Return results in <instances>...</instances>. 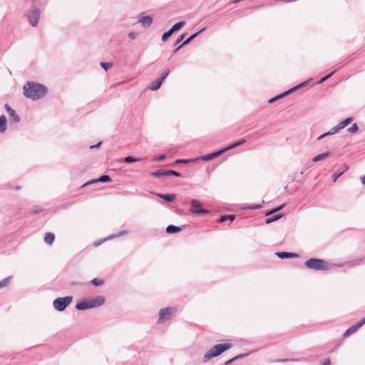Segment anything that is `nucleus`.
<instances>
[{
	"label": "nucleus",
	"instance_id": "55",
	"mask_svg": "<svg viewBox=\"0 0 365 365\" xmlns=\"http://www.w3.org/2000/svg\"><path fill=\"white\" fill-rule=\"evenodd\" d=\"M128 36H129L131 39H134V38L136 37V34H135V33H134V32H130V33H129Z\"/></svg>",
	"mask_w": 365,
	"mask_h": 365
},
{
	"label": "nucleus",
	"instance_id": "16",
	"mask_svg": "<svg viewBox=\"0 0 365 365\" xmlns=\"http://www.w3.org/2000/svg\"><path fill=\"white\" fill-rule=\"evenodd\" d=\"M276 255H277L281 259L294 258L299 256L297 253L289 252H276Z\"/></svg>",
	"mask_w": 365,
	"mask_h": 365
},
{
	"label": "nucleus",
	"instance_id": "21",
	"mask_svg": "<svg viewBox=\"0 0 365 365\" xmlns=\"http://www.w3.org/2000/svg\"><path fill=\"white\" fill-rule=\"evenodd\" d=\"M161 85L162 83L158 79H156L155 81L151 82V83L148 86V89L153 91H157L158 88H160Z\"/></svg>",
	"mask_w": 365,
	"mask_h": 365
},
{
	"label": "nucleus",
	"instance_id": "42",
	"mask_svg": "<svg viewBox=\"0 0 365 365\" xmlns=\"http://www.w3.org/2000/svg\"><path fill=\"white\" fill-rule=\"evenodd\" d=\"M186 36V34H181L178 38L177 39V41H175V46L178 45V43H180L183 39Z\"/></svg>",
	"mask_w": 365,
	"mask_h": 365
},
{
	"label": "nucleus",
	"instance_id": "54",
	"mask_svg": "<svg viewBox=\"0 0 365 365\" xmlns=\"http://www.w3.org/2000/svg\"><path fill=\"white\" fill-rule=\"evenodd\" d=\"M328 135H329L328 134V132H327V133H323V134H322L321 135H319V136L317 138V140H321V139H322L323 138H324V137H326V136H328Z\"/></svg>",
	"mask_w": 365,
	"mask_h": 365
},
{
	"label": "nucleus",
	"instance_id": "43",
	"mask_svg": "<svg viewBox=\"0 0 365 365\" xmlns=\"http://www.w3.org/2000/svg\"><path fill=\"white\" fill-rule=\"evenodd\" d=\"M248 355H249V353L240 354L237 355L236 356L233 357V359H235V361L239 359H242Z\"/></svg>",
	"mask_w": 365,
	"mask_h": 365
},
{
	"label": "nucleus",
	"instance_id": "13",
	"mask_svg": "<svg viewBox=\"0 0 365 365\" xmlns=\"http://www.w3.org/2000/svg\"><path fill=\"white\" fill-rule=\"evenodd\" d=\"M205 29L203 28L198 31L197 32L192 34L190 37H188L185 41H184L180 46H178L174 51V52L178 51L182 46L188 44L191 42L195 37H197L201 32H202Z\"/></svg>",
	"mask_w": 365,
	"mask_h": 365
},
{
	"label": "nucleus",
	"instance_id": "34",
	"mask_svg": "<svg viewBox=\"0 0 365 365\" xmlns=\"http://www.w3.org/2000/svg\"><path fill=\"white\" fill-rule=\"evenodd\" d=\"M356 331V329L353 326L350 327L344 334V336H349Z\"/></svg>",
	"mask_w": 365,
	"mask_h": 365
},
{
	"label": "nucleus",
	"instance_id": "3",
	"mask_svg": "<svg viewBox=\"0 0 365 365\" xmlns=\"http://www.w3.org/2000/svg\"><path fill=\"white\" fill-rule=\"evenodd\" d=\"M305 266L310 269L317 271L328 270L329 269L328 263L322 259L311 258L304 263Z\"/></svg>",
	"mask_w": 365,
	"mask_h": 365
},
{
	"label": "nucleus",
	"instance_id": "5",
	"mask_svg": "<svg viewBox=\"0 0 365 365\" xmlns=\"http://www.w3.org/2000/svg\"><path fill=\"white\" fill-rule=\"evenodd\" d=\"M41 11L37 7H33L26 13V16L33 27H36L39 21Z\"/></svg>",
	"mask_w": 365,
	"mask_h": 365
},
{
	"label": "nucleus",
	"instance_id": "8",
	"mask_svg": "<svg viewBox=\"0 0 365 365\" xmlns=\"http://www.w3.org/2000/svg\"><path fill=\"white\" fill-rule=\"evenodd\" d=\"M150 175L155 178H160L162 176H168V175H173L178 178L181 177V174L177 171L173 170H157L155 171H153L150 173Z\"/></svg>",
	"mask_w": 365,
	"mask_h": 365
},
{
	"label": "nucleus",
	"instance_id": "33",
	"mask_svg": "<svg viewBox=\"0 0 365 365\" xmlns=\"http://www.w3.org/2000/svg\"><path fill=\"white\" fill-rule=\"evenodd\" d=\"M359 130V126L356 123H354L351 127L347 129V132L355 133Z\"/></svg>",
	"mask_w": 365,
	"mask_h": 365
},
{
	"label": "nucleus",
	"instance_id": "22",
	"mask_svg": "<svg viewBox=\"0 0 365 365\" xmlns=\"http://www.w3.org/2000/svg\"><path fill=\"white\" fill-rule=\"evenodd\" d=\"M55 240V235L51 232H46L44 237V241L48 245H52Z\"/></svg>",
	"mask_w": 365,
	"mask_h": 365
},
{
	"label": "nucleus",
	"instance_id": "11",
	"mask_svg": "<svg viewBox=\"0 0 365 365\" xmlns=\"http://www.w3.org/2000/svg\"><path fill=\"white\" fill-rule=\"evenodd\" d=\"M112 180L110 178V177L109 175H101L99 178L98 179H94V180H91L86 183L83 184V187H86L88 185H90V184H93V183H95V182H110Z\"/></svg>",
	"mask_w": 365,
	"mask_h": 365
},
{
	"label": "nucleus",
	"instance_id": "45",
	"mask_svg": "<svg viewBox=\"0 0 365 365\" xmlns=\"http://www.w3.org/2000/svg\"><path fill=\"white\" fill-rule=\"evenodd\" d=\"M261 207H262V205H260V204L253 205L248 207V208L250 210H257V209H259Z\"/></svg>",
	"mask_w": 365,
	"mask_h": 365
},
{
	"label": "nucleus",
	"instance_id": "20",
	"mask_svg": "<svg viewBox=\"0 0 365 365\" xmlns=\"http://www.w3.org/2000/svg\"><path fill=\"white\" fill-rule=\"evenodd\" d=\"M182 230L180 227H178L173 225H170L166 227V232L168 234H173L179 232Z\"/></svg>",
	"mask_w": 365,
	"mask_h": 365
},
{
	"label": "nucleus",
	"instance_id": "53",
	"mask_svg": "<svg viewBox=\"0 0 365 365\" xmlns=\"http://www.w3.org/2000/svg\"><path fill=\"white\" fill-rule=\"evenodd\" d=\"M101 143H102V142H101V141H100V142H98V143L97 144H96V145H91V146H90V148H91V149H93V148H98V147H100V145H101Z\"/></svg>",
	"mask_w": 365,
	"mask_h": 365
},
{
	"label": "nucleus",
	"instance_id": "56",
	"mask_svg": "<svg viewBox=\"0 0 365 365\" xmlns=\"http://www.w3.org/2000/svg\"><path fill=\"white\" fill-rule=\"evenodd\" d=\"M331 363V361L329 359H327L326 360H324L322 363V365H329Z\"/></svg>",
	"mask_w": 365,
	"mask_h": 365
},
{
	"label": "nucleus",
	"instance_id": "28",
	"mask_svg": "<svg viewBox=\"0 0 365 365\" xmlns=\"http://www.w3.org/2000/svg\"><path fill=\"white\" fill-rule=\"evenodd\" d=\"M282 217V214H277V215H273L272 217H267L265 219V222L266 224H269V223H272L274 221H277L279 219H280L281 217Z\"/></svg>",
	"mask_w": 365,
	"mask_h": 365
},
{
	"label": "nucleus",
	"instance_id": "57",
	"mask_svg": "<svg viewBox=\"0 0 365 365\" xmlns=\"http://www.w3.org/2000/svg\"><path fill=\"white\" fill-rule=\"evenodd\" d=\"M233 361H235V359H233V358H232V359L227 360V361H225V365H230Z\"/></svg>",
	"mask_w": 365,
	"mask_h": 365
},
{
	"label": "nucleus",
	"instance_id": "2",
	"mask_svg": "<svg viewBox=\"0 0 365 365\" xmlns=\"http://www.w3.org/2000/svg\"><path fill=\"white\" fill-rule=\"evenodd\" d=\"M232 347V344L231 343L215 344L210 349H209L205 353L202 358V361L207 362L212 358L220 356L224 351L231 349Z\"/></svg>",
	"mask_w": 365,
	"mask_h": 365
},
{
	"label": "nucleus",
	"instance_id": "30",
	"mask_svg": "<svg viewBox=\"0 0 365 365\" xmlns=\"http://www.w3.org/2000/svg\"><path fill=\"white\" fill-rule=\"evenodd\" d=\"M284 207V204H282V205H279V206H278V207H275V208H273L272 210H269V211H267V212L265 213V215H266V216H268V215H272V214H273V213H274V212H277V211H279V210H282Z\"/></svg>",
	"mask_w": 365,
	"mask_h": 365
},
{
	"label": "nucleus",
	"instance_id": "40",
	"mask_svg": "<svg viewBox=\"0 0 365 365\" xmlns=\"http://www.w3.org/2000/svg\"><path fill=\"white\" fill-rule=\"evenodd\" d=\"M336 72V71H332L331 73H329L328 75L325 76L324 77L322 78L318 83L320 84V83H322L323 82H324L325 81H327V79H329L334 73Z\"/></svg>",
	"mask_w": 365,
	"mask_h": 365
},
{
	"label": "nucleus",
	"instance_id": "23",
	"mask_svg": "<svg viewBox=\"0 0 365 365\" xmlns=\"http://www.w3.org/2000/svg\"><path fill=\"white\" fill-rule=\"evenodd\" d=\"M245 141H246L245 139H240V140H237V142L233 143L227 145V147H225V151H227L230 149L235 148L243 144L244 143H245Z\"/></svg>",
	"mask_w": 365,
	"mask_h": 365
},
{
	"label": "nucleus",
	"instance_id": "52",
	"mask_svg": "<svg viewBox=\"0 0 365 365\" xmlns=\"http://www.w3.org/2000/svg\"><path fill=\"white\" fill-rule=\"evenodd\" d=\"M298 89H299V88H298L297 86H294V87H293V88H292L289 89V90H288V91H287V92H288V93L289 94V93H292V92H294V91H295L298 90Z\"/></svg>",
	"mask_w": 365,
	"mask_h": 365
},
{
	"label": "nucleus",
	"instance_id": "17",
	"mask_svg": "<svg viewBox=\"0 0 365 365\" xmlns=\"http://www.w3.org/2000/svg\"><path fill=\"white\" fill-rule=\"evenodd\" d=\"M76 309L78 310H86L91 309L88 300L85 299L78 302L76 305Z\"/></svg>",
	"mask_w": 365,
	"mask_h": 365
},
{
	"label": "nucleus",
	"instance_id": "41",
	"mask_svg": "<svg viewBox=\"0 0 365 365\" xmlns=\"http://www.w3.org/2000/svg\"><path fill=\"white\" fill-rule=\"evenodd\" d=\"M339 131V130L338 129L337 126H334L333 128H331L329 131H328V134L329 135H334L336 133H338Z\"/></svg>",
	"mask_w": 365,
	"mask_h": 365
},
{
	"label": "nucleus",
	"instance_id": "47",
	"mask_svg": "<svg viewBox=\"0 0 365 365\" xmlns=\"http://www.w3.org/2000/svg\"><path fill=\"white\" fill-rule=\"evenodd\" d=\"M338 129L340 130L341 129H343L344 128L346 127V125L344 124V122L343 121H341L340 123H339L337 125H336Z\"/></svg>",
	"mask_w": 365,
	"mask_h": 365
},
{
	"label": "nucleus",
	"instance_id": "36",
	"mask_svg": "<svg viewBox=\"0 0 365 365\" xmlns=\"http://www.w3.org/2000/svg\"><path fill=\"white\" fill-rule=\"evenodd\" d=\"M344 170H341V171H339V172H335L333 173L332 175V178H333V182H336L337 180V179L343 175L344 173Z\"/></svg>",
	"mask_w": 365,
	"mask_h": 365
},
{
	"label": "nucleus",
	"instance_id": "32",
	"mask_svg": "<svg viewBox=\"0 0 365 365\" xmlns=\"http://www.w3.org/2000/svg\"><path fill=\"white\" fill-rule=\"evenodd\" d=\"M42 211H43V208L40 205H36L31 207L32 213L38 214V213L41 212Z\"/></svg>",
	"mask_w": 365,
	"mask_h": 365
},
{
	"label": "nucleus",
	"instance_id": "37",
	"mask_svg": "<svg viewBox=\"0 0 365 365\" xmlns=\"http://www.w3.org/2000/svg\"><path fill=\"white\" fill-rule=\"evenodd\" d=\"M101 66L106 71H108L109 68H110L113 66V64L109 62H101Z\"/></svg>",
	"mask_w": 365,
	"mask_h": 365
},
{
	"label": "nucleus",
	"instance_id": "50",
	"mask_svg": "<svg viewBox=\"0 0 365 365\" xmlns=\"http://www.w3.org/2000/svg\"><path fill=\"white\" fill-rule=\"evenodd\" d=\"M288 94H289L288 92L285 91V92L277 96V98H278V99H279V98H282V97L287 96Z\"/></svg>",
	"mask_w": 365,
	"mask_h": 365
},
{
	"label": "nucleus",
	"instance_id": "35",
	"mask_svg": "<svg viewBox=\"0 0 365 365\" xmlns=\"http://www.w3.org/2000/svg\"><path fill=\"white\" fill-rule=\"evenodd\" d=\"M173 34V32H171L170 29H169L168 31L165 32L162 36V41H166L168 38Z\"/></svg>",
	"mask_w": 365,
	"mask_h": 365
},
{
	"label": "nucleus",
	"instance_id": "46",
	"mask_svg": "<svg viewBox=\"0 0 365 365\" xmlns=\"http://www.w3.org/2000/svg\"><path fill=\"white\" fill-rule=\"evenodd\" d=\"M309 81L310 80H307L306 81H304V82L298 84L297 85L298 88H301L304 87L305 86H307L309 83Z\"/></svg>",
	"mask_w": 365,
	"mask_h": 365
},
{
	"label": "nucleus",
	"instance_id": "18",
	"mask_svg": "<svg viewBox=\"0 0 365 365\" xmlns=\"http://www.w3.org/2000/svg\"><path fill=\"white\" fill-rule=\"evenodd\" d=\"M158 197L165 200L167 202H171L176 198V195L175 194H155Z\"/></svg>",
	"mask_w": 365,
	"mask_h": 365
},
{
	"label": "nucleus",
	"instance_id": "7",
	"mask_svg": "<svg viewBox=\"0 0 365 365\" xmlns=\"http://www.w3.org/2000/svg\"><path fill=\"white\" fill-rule=\"evenodd\" d=\"M190 212L193 214L197 215H202V214H209L210 211L208 210L204 209L202 207L201 203L197 200H192L190 201Z\"/></svg>",
	"mask_w": 365,
	"mask_h": 365
},
{
	"label": "nucleus",
	"instance_id": "4",
	"mask_svg": "<svg viewBox=\"0 0 365 365\" xmlns=\"http://www.w3.org/2000/svg\"><path fill=\"white\" fill-rule=\"evenodd\" d=\"M73 299L72 296L56 298L53 302V306L56 310L63 312L68 305L71 304Z\"/></svg>",
	"mask_w": 365,
	"mask_h": 365
},
{
	"label": "nucleus",
	"instance_id": "51",
	"mask_svg": "<svg viewBox=\"0 0 365 365\" xmlns=\"http://www.w3.org/2000/svg\"><path fill=\"white\" fill-rule=\"evenodd\" d=\"M288 94H289L288 92L285 91V92L277 96V98H278V99H279V98H282V97L287 96Z\"/></svg>",
	"mask_w": 365,
	"mask_h": 365
},
{
	"label": "nucleus",
	"instance_id": "58",
	"mask_svg": "<svg viewBox=\"0 0 365 365\" xmlns=\"http://www.w3.org/2000/svg\"><path fill=\"white\" fill-rule=\"evenodd\" d=\"M277 100H278V98H277V96H275V97H274V98H272L269 99L268 102L271 103L274 102V101H277Z\"/></svg>",
	"mask_w": 365,
	"mask_h": 365
},
{
	"label": "nucleus",
	"instance_id": "26",
	"mask_svg": "<svg viewBox=\"0 0 365 365\" xmlns=\"http://www.w3.org/2000/svg\"><path fill=\"white\" fill-rule=\"evenodd\" d=\"M329 152H325V153H321L319 155H316L315 157H314L312 158V161L316 163V162H318L319 160H324L325 159L327 156H329Z\"/></svg>",
	"mask_w": 365,
	"mask_h": 365
},
{
	"label": "nucleus",
	"instance_id": "29",
	"mask_svg": "<svg viewBox=\"0 0 365 365\" xmlns=\"http://www.w3.org/2000/svg\"><path fill=\"white\" fill-rule=\"evenodd\" d=\"M11 278H12V277L9 276V277H7L1 279L0 281V289L4 288V287L9 286Z\"/></svg>",
	"mask_w": 365,
	"mask_h": 365
},
{
	"label": "nucleus",
	"instance_id": "24",
	"mask_svg": "<svg viewBox=\"0 0 365 365\" xmlns=\"http://www.w3.org/2000/svg\"><path fill=\"white\" fill-rule=\"evenodd\" d=\"M235 219V215H224L220 216V219L218 220L219 222H224L227 220L233 221Z\"/></svg>",
	"mask_w": 365,
	"mask_h": 365
},
{
	"label": "nucleus",
	"instance_id": "12",
	"mask_svg": "<svg viewBox=\"0 0 365 365\" xmlns=\"http://www.w3.org/2000/svg\"><path fill=\"white\" fill-rule=\"evenodd\" d=\"M153 17L150 15L144 16L139 19L138 22L141 24L143 28H148L153 23Z\"/></svg>",
	"mask_w": 365,
	"mask_h": 365
},
{
	"label": "nucleus",
	"instance_id": "60",
	"mask_svg": "<svg viewBox=\"0 0 365 365\" xmlns=\"http://www.w3.org/2000/svg\"><path fill=\"white\" fill-rule=\"evenodd\" d=\"M288 359H282V360H279L280 361H287Z\"/></svg>",
	"mask_w": 365,
	"mask_h": 365
},
{
	"label": "nucleus",
	"instance_id": "44",
	"mask_svg": "<svg viewBox=\"0 0 365 365\" xmlns=\"http://www.w3.org/2000/svg\"><path fill=\"white\" fill-rule=\"evenodd\" d=\"M344 122V124L347 126L349 124H350L353 121V118H347L345 120H342Z\"/></svg>",
	"mask_w": 365,
	"mask_h": 365
},
{
	"label": "nucleus",
	"instance_id": "31",
	"mask_svg": "<svg viewBox=\"0 0 365 365\" xmlns=\"http://www.w3.org/2000/svg\"><path fill=\"white\" fill-rule=\"evenodd\" d=\"M170 73V69L166 68L162 73L160 78H158V81H160L161 83L163 81L164 79L167 78V76Z\"/></svg>",
	"mask_w": 365,
	"mask_h": 365
},
{
	"label": "nucleus",
	"instance_id": "25",
	"mask_svg": "<svg viewBox=\"0 0 365 365\" xmlns=\"http://www.w3.org/2000/svg\"><path fill=\"white\" fill-rule=\"evenodd\" d=\"M141 158H135L133 156H127L121 160L122 162L125 163H131L141 160Z\"/></svg>",
	"mask_w": 365,
	"mask_h": 365
},
{
	"label": "nucleus",
	"instance_id": "49",
	"mask_svg": "<svg viewBox=\"0 0 365 365\" xmlns=\"http://www.w3.org/2000/svg\"><path fill=\"white\" fill-rule=\"evenodd\" d=\"M189 161V160L187 159H182V160H177L175 161V163H187Z\"/></svg>",
	"mask_w": 365,
	"mask_h": 365
},
{
	"label": "nucleus",
	"instance_id": "38",
	"mask_svg": "<svg viewBox=\"0 0 365 365\" xmlns=\"http://www.w3.org/2000/svg\"><path fill=\"white\" fill-rule=\"evenodd\" d=\"M91 284L94 286H101L103 284V281L98 278H94L91 280Z\"/></svg>",
	"mask_w": 365,
	"mask_h": 365
},
{
	"label": "nucleus",
	"instance_id": "6",
	"mask_svg": "<svg viewBox=\"0 0 365 365\" xmlns=\"http://www.w3.org/2000/svg\"><path fill=\"white\" fill-rule=\"evenodd\" d=\"M176 308L173 307H166L160 309L158 324H160L164 323L165 321L169 320L171 318V317L176 312Z\"/></svg>",
	"mask_w": 365,
	"mask_h": 365
},
{
	"label": "nucleus",
	"instance_id": "14",
	"mask_svg": "<svg viewBox=\"0 0 365 365\" xmlns=\"http://www.w3.org/2000/svg\"><path fill=\"white\" fill-rule=\"evenodd\" d=\"M128 233V231L127 230H122V231H120L118 232V233L116 234H113V235H110V236H108L107 238H105L104 240H103L102 241H99V242H94V245L95 246H98L101 244L102 242H104L106 240H111V239H114V238H116L118 237H120V236H123V235H125Z\"/></svg>",
	"mask_w": 365,
	"mask_h": 365
},
{
	"label": "nucleus",
	"instance_id": "9",
	"mask_svg": "<svg viewBox=\"0 0 365 365\" xmlns=\"http://www.w3.org/2000/svg\"><path fill=\"white\" fill-rule=\"evenodd\" d=\"M4 108L6 110V112L8 113V114L10 117V120L11 122H14L15 123H19L20 122L21 118H20L19 115L16 113V111L12 108H11L9 104H7V103L5 104Z\"/></svg>",
	"mask_w": 365,
	"mask_h": 365
},
{
	"label": "nucleus",
	"instance_id": "27",
	"mask_svg": "<svg viewBox=\"0 0 365 365\" xmlns=\"http://www.w3.org/2000/svg\"><path fill=\"white\" fill-rule=\"evenodd\" d=\"M185 24V22L182 21H179L178 23H176L175 24H174L170 29L171 32H173V34L178 30H180L184 25Z\"/></svg>",
	"mask_w": 365,
	"mask_h": 365
},
{
	"label": "nucleus",
	"instance_id": "19",
	"mask_svg": "<svg viewBox=\"0 0 365 365\" xmlns=\"http://www.w3.org/2000/svg\"><path fill=\"white\" fill-rule=\"evenodd\" d=\"M7 120L4 115L0 116V133H4L6 130Z\"/></svg>",
	"mask_w": 365,
	"mask_h": 365
},
{
	"label": "nucleus",
	"instance_id": "39",
	"mask_svg": "<svg viewBox=\"0 0 365 365\" xmlns=\"http://www.w3.org/2000/svg\"><path fill=\"white\" fill-rule=\"evenodd\" d=\"M365 324V317L358 321L354 325H352L357 330L359 327H361L363 324Z\"/></svg>",
	"mask_w": 365,
	"mask_h": 365
},
{
	"label": "nucleus",
	"instance_id": "1",
	"mask_svg": "<svg viewBox=\"0 0 365 365\" xmlns=\"http://www.w3.org/2000/svg\"><path fill=\"white\" fill-rule=\"evenodd\" d=\"M23 91L24 96L32 101L43 98L48 91L46 86L34 81H28L24 86Z\"/></svg>",
	"mask_w": 365,
	"mask_h": 365
},
{
	"label": "nucleus",
	"instance_id": "15",
	"mask_svg": "<svg viewBox=\"0 0 365 365\" xmlns=\"http://www.w3.org/2000/svg\"><path fill=\"white\" fill-rule=\"evenodd\" d=\"M225 152V148L221 149L220 150H217V151H215L214 153H209L207 155H205L202 156V160H204V161H208V160H210L211 159H213L215 158H217V157L220 156V155H222Z\"/></svg>",
	"mask_w": 365,
	"mask_h": 365
},
{
	"label": "nucleus",
	"instance_id": "59",
	"mask_svg": "<svg viewBox=\"0 0 365 365\" xmlns=\"http://www.w3.org/2000/svg\"><path fill=\"white\" fill-rule=\"evenodd\" d=\"M361 183L365 185V175L361 178Z\"/></svg>",
	"mask_w": 365,
	"mask_h": 365
},
{
	"label": "nucleus",
	"instance_id": "48",
	"mask_svg": "<svg viewBox=\"0 0 365 365\" xmlns=\"http://www.w3.org/2000/svg\"><path fill=\"white\" fill-rule=\"evenodd\" d=\"M165 158V155H160L158 156L156 158H155L154 160L161 161V160H163Z\"/></svg>",
	"mask_w": 365,
	"mask_h": 365
},
{
	"label": "nucleus",
	"instance_id": "10",
	"mask_svg": "<svg viewBox=\"0 0 365 365\" xmlns=\"http://www.w3.org/2000/svg\"><path fill=\"white\" fill-rule=\"evenodd\" d=\"M91 309L101 307L105 303V297L98 296L92 299H88Z\"/></svg>",
	"mask_w": 365,
	"mask_h": 365
}]
</instances>
